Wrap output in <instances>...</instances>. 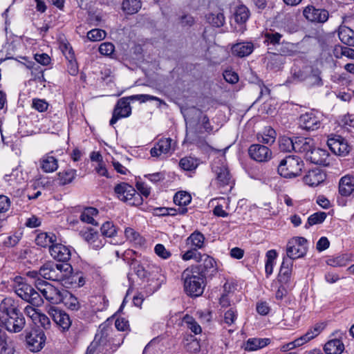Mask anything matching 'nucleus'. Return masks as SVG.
I'll return each mask as SVG.
<instances>
[{
    "label": "nucleus",
    "instance_id": "nucleus-1",
    "mask_svg": "<svg viewBox=\"0 0 354 354\" xmlns=\"http://www.w3.org/2000/svg\"><path fill=\"white\" fill-rule=\"evenodd\" d=\"M21 277L15 278L17 285L15 286L16 294L23 300L30 303L34 306H40L44 301L41 295L52 304H59L62 301V290H59L54 286L45 285V288L40 290V293L36 291L30 285L19 281Z\"/></svg>",
    "mask_w": 354,
    "mask_h": 354
},
{
    "label": "nucleus",
    "instance_id": "nucleus-2",
    "mask_svg": "<svg viewBox=\"0 0 354 354\" xmlns=\"http://www.w3.org/2000/svg\"><path fill=\"white\" fill-rule=\"evenodd\" d=\"M183 281L184 290L190 297H198L203 292L205 284L204 277L200 274L196 266L186 268L181 274Z\"/></svg>",
    "mask_w": 354,
    "mask_h": 354
},
{
    "label": "nucleus",
    "instance_id": "nucleus-3",
    "mask_svg": "<svg viewBox=\"0 0 354 354\" xmlns=\"http://www.w3.org/2000/svg\"><path fill=\"white\" fill-rule=\"evenodd\" d=\"M113 328L109 323L104 322L100 325L94 340L87 348V354H93L97 347L100 351L107 353L110 351L109 346Z\"/></svg>",
    "mask_w": 354,
    "mask_h": 354
},
{
    "label": "nucleus",
    "instance_id": "nucleus-4",
    "mask_svg": "<svg viewBox=\"0 0 354 354\" xmlns=\"http://www.w3.org/2000/svg\"><path fill=\"white\" fill-rule=\"evenodd\" d=\"M304 163L300 158L288 156L281 160L277 171L280 176L291 178L301 174Z\"/></svg>",
    "mask_w": 354,
    "mask_h": 354
},
{
    "label": "nucleus",
    "instance_id": "nucleus-5",
    "mask_svg": "<svg viewBox=\"0 0 354 354\" xmlns=\"http://www.w3.org/2000/svg\"><path fill=\"white\" fill-rule=\"evenodd\" d=\"M114 191L120 200L131 206H139L142 204L143 199L141 194L126 183L118 184Z\"/></svg>",
    "mask_w": 354,
    "mask_h": 354
},
{
    "label": "nucleus",
    "instance_id": "nucleus-6",
    "mask_svg": "<svg viewBox=\"0 0 354 354\" xmlns=\"http://www.w3.org/2000/svg\"><path fill=\"white\" fill-rule=\"evenodd\" d=\"M307 240L304 237L296 236L288 241L286 245V256L292 260L304 257L308 251Z\"/></svg>",
    "mask_w": 354,
    "mask_h": 354
},
{
    "label": "nucleus",
    "instance_id": "nucleus-7",
    "mask_svg": "<svg viewBox=\"0 0 354 354\" xmlns=\"http://www.w3.org/2000/svg\"><path fill=\"white\" fill-rule=\"evenodd\" d=\"M1 326L10 333L21 332L25 325L26 320L20 311L8 317H0Z\"/></svg>",
    "mask_w": 354,
    "mask_h": 354
},
{
    "label": "nucleus",
    "instance_id": "nucleus-8",
    "mask_svg": "<svg viewBox=\"0 0 354 354\" xmlns=\"http://www.w3.org/2000/svg\"><path fill=\"white\" fill-rule=\"evenodd\" d=\"M304 17L313 24H323L329 19V12L321 8L314 6H308L303 10Z\"/></svg>",
    "mask_w": 354,
    "mask_h": 354
},
{
    "label": "nucleus",
    "instance_id": "nucleus-9",
    "mask_svg": "<svg viewBox=\"0 0 354 354\" xmlns=\"http://www.w3.org/2000/svg\"><path fill=\"white\" fill-rule=\"evenodd\" d=\"M327 145L333 153L342 156H346L351 150L347 141L338 135L331 134L327 140Z\"/></svg>",
    "mask_w": 354,
    "mask_h": 354
},
{
    "label": "nucleus",
    "instance_id": "nucleus-10",
    "mask_svg": "<svg viewBox=\"0 0 354 354\" xmlns=\"http://www.w3.org/2000/svg\"><path fill=\"white\" fill-rule=\"evenodd\" d=\"M48 315L62 332L68 331L71 326L72 321L70 316L64 310L51 306L48 309Z\"/></svg>",
    "mask_w": 354,
    "mask_h": 354
},
{
    "label": "nucleus",
    "instance_id": "nucleus-11",
    "mask_svg": "<svg viewBox=\"0 0 354 354\" xmlns=\"http://www.w3.org/2000/svg\"><path fill=\"white\" fill-rule=\"evenodd\" d=\"M27 348L32 352L39 351L44 346L46 335L41 329H35L26 336Z\"/></svg>",
    "mask_w": 354,
    "mask_h": 354
},
{
    "label": "nucleus",
    "instance_id": "nucleus-12",
    "mask_svg": "<svg viewBox=\"0 0 354 354\" xmlns=\"http://www.w3.org/2000/svg\"><path fill=\"white\" fill-rule=\"evenodd\" d=\"M129 100L127 97L120 99L113 111L112 118L109 124L113 126L118 120L129 117L131 113V107L129 104Z\"/></svg>",
    "mask_w": 354,
    "mask_h": 354
},
{
    "label": "nucleus",
    "instance_id": "nucleus-13",
    "mask_svg": "<svg viewBox=\"0 0 354 354\" xmlns=\"http://www.w3.org/2000/svg\"><path fill=\"white\" fill-rule=\"evenodd\" d=\"M248 153L252 159L259 162H267L272 157V151L268 147L260 144L252 145L248 149Z\"/></svg>",
    "mask_w": 354,
    "mask_h": 354
},
{
    "label": "nucleus",
    "instance_id": "nucleus-14",
    "mask_svg": "<svg viewBox=\"0 0 354 354\" xmlns=\"http://www.w3.org/2000/svg\"><path fill=\"white\" fill-rule=\"evenodd\" d=\"M299 124L301 128L307 131H315L321 126L319 118L313 112H307L300 115Z\"/></svg>",
    "mask_w": 354,
    "mask_h": 354
},
{
    "label": "nucleus",
    "instance_id": "nucleus-15",
    "mask_svg": "<svg viewBox=\"0 0 354 354\" xmlns=\"http://www.w3.org/2000/svg\"><path fill=\"white\" fill-rule=\"evenodd\" d=\"M328 156L329 153L326 150L315 148L314 146L306 155V159L313 164L326 166L329 165Z\"/></svg>",
    "mask_w": 354,
    "mask_h": 354
},
{
    "label": "nucleus",
    "instance_id": "nucleus-16",
    "mask_svg": "<svg viewBox=\"0 0 354 354\" xmlns=\"http://www.w3.org/2000/svg\"><path fill=\"white\" fill-rule=\"evenodd\" d=\"M199 263H201L199 266H196L198 267L200 274L204 278L207 276H212L216 272L217 268L216 261L209 255L203 254Z\"/></svg>",
    "mask_w": 354,
    "mask_h": 354
},
{
    "label": "nucleus",
    "instance_id": "nucleus-17",
    "mask_svg": "<svg viewBox=\"0 0 354 354\" xmlns=\"http://www.w3.org/2000/svg\"><path fill=\"white\" fill-rule=\"evenodd\" d=\"M50 255L58 261L68 262L71 257V250L64 245L55 243L49 248Z\"/></svg>",
    "mask_w": 354,
    "mask_h": 354
},
{
    "label": "nucleus",
    "instance_id": "nucleus-18",
    "mask_svg": "<svg viewBox=\"0 0 354 354\" xmlns=\"http://www.w3.org/2000/svg\"><path fill=\"white\" fill-rule=\"evenodd\" d=\"M40 277L45 279L51 281H62V274L60 272L57 270L55 263L53 262H48L42 266L39 269Z\"/></svg>",
    "mask_w": 354,
    "mask_h": 354
},
{
    "label": "nucleus",
    "instance_id": "nucleus-19",
    "mask_svg": "<svg viewBox=\"0 0 354 354\" xmlns=\"http://www.w3.org/2000/svg\"><path fill=\"white\" fill-rule=\"evenodd\" d=\"M292 266L293 261L291 259L288 257L283 258V261L278 275V280L282 285H287L289 283L292 275Z\"/></svg>",
    "mask_w": 354,
    "mask_h": 354
},
{
    "label": "nucleus",
    "instance_id": "nucleus-20",
    "mask_svg": "<svg viewBox=\"0 0 354 354\" xmlns=\"http://www.w3.org/2000/svg\"><path fill=\"white\" fill-rule=\"evenodd\" d=\"M250 17V11L248 8L245 6H239L234 13V17L236 23L239 25V29L238 32L243 33L245 30V23L248 20Z\"/></svg>",
    "mask_w": 354,
    "mask_h": 354
},
{
    "label": "nucleus",
    "instance_id": "nucleus-21",
    "mask_svg": "<svg viewBox=\"0 0 354 354\" xmlns=\"http://www.w3.org/2000/svg\"><path fill=\"white\" fill-rule=\"evenodd\" d=\"M172 139L162 138L151 148L150 153L152 157H159L162 153H168L171 149Z\"/></svg>",
    "mask_w": 354,
    "mask_h": 354
},
{
    "label": "nucleus",
    "instance_id": "nucleus-22",
    "mask_svg": "<svg viewBox=\"0 0 354 354\" xmlns=\"http://www.w3.org/2000/svg\"><path fill=\"white\" fill-rule=\"evenodd\" d=\"M314 140L310 138L295 137L294 151L304 153L305 156L314 147Z\"/></svg>",
    "mask_w": 354,
    "mask_h": 354
},
{
    "label": "nucleus",
    "instance_id": "nucleus-23",
    "mask_svg": "<svg viewBox=\"0 0 354 354\" xmlns=\"http://www.w3.org/2000/svg\"><path fill=\"white\" fill-rule=\"evenodd\" d=\"M325 178V174H324L319 169H315L308 172V174L304 177V181L306 185L315 187L324 182Z\"/></svg>",
    "mask_w": 354,
    "mask_h": 354
},
{
    "label": "nucleus",
    "instance_id": "nucleus-24",
    "mask_svg": "<svg viewBox=\"0 0 354 354\" xmlns=\"http://www.w3.org/2000/svg\"><path fill=\"white\" fill-rule=\"evenodd\" d=\"M254 50L252 42H241L232 46V53L239 57H244L250 55Z\"/></svg>",
    "mask_w": 354,
    "mask_h": 354
},
{
    "label": "nucleus",
    "instance_id": "nucleus-25",
    "mask_svg": "<svg viewBox=\"0 0 354 354\" xmlns=\"http://www.w3.org/2000/svg\"><path fill=\"white\" fill-rule=\"evenodd\" d=\"M354 191V178L345 176L341 178L339 183V193L342 196H348Z\"/></svg>",
    "mask_w": 354,
    "mask_h": 354
},
{
    "label": "nucleus",
    "instance_id": "nucleus-26",
    "mask_svg": "<svg viewBox=\"0 0 354 354\" xmlns=\"http://www.w3.org/2000/svg\"><path fill=\"white\" fill-rule=\"evenodd\" d=\"M338 37L340 41L348 46L354 47V30L341 25L338 28Z\"/></svg>",
    "mask_w": 354,
    "mask_h": 354
},
{
    "label": "nucleus",
    "instance_id": "nucleus-27",
    "mask_svg": "<svg viewBox=\"0 0 354 354\" xmlns=\"http://www.w3.org/2000/svg\"><path fill=\"white\" fill-rule=\"evenodd\" d=\"M20 311L15 304V300L11 297H6L0 304V312L6 315L10 316Z\"/></svg>",
    "mask_w": 354,
    "mask_h": 354
},
{
    "label": "nucleus",
    "instance_id": "nucleus-28",
    "mask_svg": "<svg viewBox=\"0 0 354 354\" xmlns=\"http://www.w3.org/2000/svg\"><path fill=\"white\" fill-rule=\"evenodd\" d=\"M212 169L216 175V179L221 186L228 185L231 183V176L229 170L225 166L213 167Z\"/></svg>",
    "mask_w": 354,
    "mask_h": 354
},
{
    "label": "nucleus",
    "instance_id": "nucleus-29",
    "mask_svg": "<svg viewBox=\"0 0 354 354\" xmlns=\"http://www.w3.org/2000/svg\"><path fill=\"white\" fill-rule=\"evenodd\" d=\"M62 301L66 307L73 311H77L80 308V304L77 297L67 290L62 289Z\"/></svg>",
    "mask_w": 354,
    "mask_h": 354
},
{
    "label": "nucleus",
    "instance_id": "nucleus-30",
    "mask_svg": "<svg viewBox=\"0 0 354 354\" xmlns=\"http://www.w3.org/2000/svg\"><path fill=\"white\" fill-rule=\"evenodd\" d=\"M204 241V235L198 231H195L186 239V244L198 250L203 247Z\"/></svg>",
    "mask_w": 354,
    "mask_h": 354
},
{
    "label": "nucleus",
    "instance_id": "nucleus-31",
    "mask_svg": "<svg viewBox=\"0 0 354 354\" xmlns=\"http://www.w3.org/2000/svg\"><path fill=\"white\" fill-rule=\"evenodd\" d=\"M41 168L44 172L50 173L55 171L58 167L57 160L49 154L42 157L40 160Z\"/></svg>",
    "mask_w": 354,
    "mask_h": 354
},
{
    "label": "nucleus",
    "instance_id": "nucleus-32",
    "mask_svg": "<svg viewBox=\"0 0 354 354\" xmlns=\"http://www.w3.org/2000/svg\"><path fill=\"white\" fill-rule=\"evenodd\" d=\"M57 242V236L53 233L41 232L37 234L35 243L41 247L50 246Z\"/></svg>",
    "mask_w": 354,
    "mask_h": 354
},
{
    "label": "nucleus",
    "instance_id": "nucleus-33",
    "mask_svg": "<svg viewBox=\"0 0 354 354\" xmlns=\"http://www.w3.org/2000/svg\"><path fill=\"white\" fill-rule=\"evenodd\" d=\"M324 349L327 354H341L344 349V346L341 340L334 339L326 342Z\"/></svg>",
    "mask_w": 354,
    "mask_h": 354
},
{
    "label": "nucleus",
    "instance_id": "nucleus-34",
    "mask_svg": "<svg viewBox=\"0 0 354 354\" xmlns=\"http://www.w3.org/2000/svg\"><path fill=\"white\" fill-rule=\"evenodd\" d=\"M142 7L140 0H123L122 3V10L127 15H133L137 13Z\"/></svg>",
    "mask_w": 354,
    "mask_h": 354
},
{
    "label": "nucleus",
    "instance_id": "nucleus-35",
    "mask_svg": "<svg viewBox=\"0 0 354 354\" xmlns=\"http://www.w3.org/2000/svg\"><path fill=\"white\" fill-rule=\"evenodd\" d=\"M270 339L268 338H251L247 341L245 350L247 351H256L257 349L263 348L269 344Z\"/></svg>",
    "mask_w": 354,
    "mask_h": 354
},
{
    "label": "nucleus",
    "instance_id": "nucleus-36",
    "mask_svg": "<svg viewBox=\"0 0 354 354\" xmlns=\"http://www.w3.org/2000/svg\"><path fill=\"white\" fill-rule=\"evenodd\" d=\"M57 180L61 185H65L71 183L76 176V170L73 169H67L63 171H60L57 174Z\"/></svg>",
    "mask_w": 354,
    "mask_h": 354
},
{
    "label": "nucleus",
    "instance_id": "nucleus-37",
    "mask_svg": "<svg viewBox=\"0 0 354 354\" xmlns=\"http://www.w3.org/2000/svg\"><path fill=\"white\" fill-rule=\"evenodd\" d=\"M98 210L92 207H88L84 209L80 215V220L84 223H90L94 225H97V223L93 218V216L97 215Z\"/></svg>",
    "mask_w": 354,
    "mask_h": 354
},
{
    "label": "nucleus",
    "instance_id": "nucleus-38",
    "mask_svg": "<svg viewBox=\"0 0 354 354\" xmlns=\"http://www.w3.org/2000/svg\"><path fill=\"white\" fill-rule=\"evenodd\" d=\"M307 75L308 73L306 70L295 66L291 69V77L287 80L286 83L304 81L307 78Z\"/></svg>",
    "mask_w": 354,
    "mask_h": 354
},
{
    "label": "nucleus",
    "instance_id": "nucleus-39",
    "mask_svg": "<svg viewBox=\"0 0 354 354\" xmlns=\"http://www.w3.org/2000/svg\"><path fill=\"white\" fill-rule=\"evenodd\" d=\"M276 134V131L273 129L269 127L263 134H258L257 139L260 142L268 145H272L275 142Z\"/></svg>",
    "mask_w": 354,
    "mask_h": 354
},
{
    "label": "nucleus",
    "instance_id": "nucleus-40",
    "mask_svg": "<svg viewBox=\"0 0 354 354\" xmlns=\"http://www.w3.org/2000/svg\"><path fill=\"white\" fill-rule=\"evenodd\" d=\"M281 27L289 33L295 32L298 29V26L295 22L294 17L290 14H287L284 16L281 21Z\"/></svg>",
    "mask_w": 354,
    "mask_h": 354
},
{
    "label": "nucleus",
    "instance_id": "nucleus-41",
    "mask_svg": "<svg viewBox=\"0 0 354 354\" xmlns=\"http://www.w3.org/2000/svg\"><path fill=\"white\" fill-rule=\"evenodd\" d=\"M124 338V336L123 334L113 329L109 346L110 351L108 352V354H111L115 351L123 343Z\"/></svg>",
    "mask_w": 354,
    "mask_h": 354
},
{
    "label": "nucleus",
    "instance_id": "nucleus-42",
    "mask_svg": "<svg viewBox=\"0 0 354 354\" xmlns=\"http://www.w3.org/2000/svg\"><path fill=\"white\" fill-rule=\"evenodd\" d=\"M192 201V197L189 194L186 192H178L174 196V202L176 205L185 207L186 205L189 204Z\"/></svg>",
    "mask_w": 354,
    "mask_h": 354
},
{
    "label": "nucleus",
    "instance_id": "nucleus-43",
    "mask_svg": "<svg viewBox=\"0 0 354 354\" xmlns=\"http://www.w3.org/2000/svg\"><path fill=\"white\" fill-rule=\"evenodd\" d=\"M326 218V214L324 212H318L310 215L304 227L308 229L310 226L320 224L324 221Z\"/></svg>",
    "mask_w": 354,
    "mask_h": 354
},
{
    "label": "nucleus",
    "instance_id": "nucleus-44",
    "mask_svg": "<svg viewBox=\"0 0 354 354\" xmlns=\"http://www.w3.org/2000/svg\"><path fill=\"white\" fill-rule=\"evenodd\" d=\"M279 147L281 151L291 152L294 151L295 138H290L283 136L279 138Z\"/></svg>",
    "mask_w": 354,
    "mask_h": 354
},
{
    "label": "nucleus",
    "instance_id": "nucleus-45",
    "mask_svg": "<svg viewBox=\"0 0 354 354\" xmlns=\"http://www.w3.org/2000/svg\"><path fill=\"white\" fill-rule=\"evenodd\" d=\"M207 19L215 27H222L225 24V16L222 12L210 13L207 15Z\"/></svg>",
    "mask_w": 354,
    "mask_h": 354
},
{
    "label": "nucleus",
    "instance_id": "nucleus-46",
    "mask_svg": "<svg viewBox=\"0 0 354 354\" xmlns=\"http://www.w3.org/2000/svg\"><path fill=\"white\" fill-rule=\"evenodd\" d=\"M183 322L186 324L187 328L194 334L198 335L202 332L201 326L192 317L186 315L183 319Z\"/></svg>",
    "mask_w": 354,
    "mask_h": 354
},
{
    "label": "nucleus",
    "instance_id": "nucleus-47",
    "mask_svg": "<svg viewBox=\"0 0 354 354\" xmlns=\"http://www.w3.org/2000/svg\"><path fill=\"white\" fill-rule=\"evenodd\" d=\"M179 166L184 170L192 171L197 167L198 162L192 157H185L180 159Z\"/></svg>",
    "mask_w": 354,
    "mask_h": 354
},
{
    "label": "nucleus",
    "instance_id": "nucleus-48",
    "mask_svg": "<svg viewBox=\"0 0 354 354\" xmlns=\"http://www.w3.org/2000/svg\"><path fill=\"white\" fill-rule=\"evenodd\" d=\"M335 56L339 58L342 56L347 57L350 59H354V49L347 46H337L335 48Z\"/></svg>",
    "mask_w": 354,
    "mask_h": 354
},
{
    "label": "nucleus",
    "instance_id": "nucleus-49",
    "mask_svg": "<svg viewBox=\"0 0 354 354\" xmlns=\"http://www.w3.org/2000/svg\"><path fill=\"white\" fill-rule=\"evenodd\" d=\"M320 71L318 69H313L311 73L307 75L308 84L309 86H322L323 84L322 80L320 77Z\"/></svg>",
    "mask_w": 354,
    "mask_h": 354
},
{
    "label": "nucleus",
    "instance_id": "nucleus-50",
    "mask_svg": "<svg viewBox=\"0 0 354 354\" xmlns=\"http://www.w3.org/2000/svg\"><path fill=\"white\" fill-rule=\"evenodd\" d=\"M130 266L139 278L145 279L148 277L149 273L136 260L132 259Z\"/></svg>",
    "mask_w": 354,
    "mask_h": 354
},
{
    "label": "nucleus",
    "instance_id": "nucleus-51",
    "mask_svg": "<svg viewBox=\"0 0 354 354\" xmlns=\"http://www.w3.org/2000/svg\"><path fill=\"white\" fill-rule=\"evenodd\" d=\"M100 230L102 236L106 237H113L116 234L115 226L111 222L109 221L104 223Z\"/></svg>",
    "mask_w": 354,
    "mask_h": 354
},
{
    "label": "nucleus",
    "instance_id": "nucleus-52",
    "mask_svg": "<svg viewBox=\"0 0 354 354\" xmlns=\"http://www.w3.org/2000/svg\"><path fill=\"white\" fill-rule=\"evenodd\" d=\"M106 37V32L101 29H93L88 32L87 38L90 41H100Z\"/></svg>",
    "mask_w": 354,
    "mask_h": 354
},
{
    "label": "nucleus",
    "instance_id": "nucleus-53",
    "mask_svg": "<svg viewBox=\"0 0 354 354\" xmlns=\"http://www.w3.org/2000/svg\"><path fill=\"white\" fill-rule=\"evenodd\" d=\"M57 270L60 272L62 274V281L68 274L72 273L73 268L71 265L67 262H62V263H55Z\"/></svg>",
    "mask_w": 354,
    "mask_h": 354
},
{
    "label": "nucleus",
    "instance_id": "nucleus-54",
    "mask_svg": "<svg viewBox=\"0 0 354 354\" xmlns=\"http://www.w3.org/2000/svg\"><path fill=\"white\" fill-rule=\"evenodd\" d=\"M201 255L202 254L198 252V250L190 248L189 250L182 254V259L184 261L194 259L196 262H200V259H201Z\"/></svg>",
    "mask_w": 354,
    "mask_h": 354
},
{
    "label": "nucleus",
    "instance_id": "nucleus-55",
    "mask_svg": "<svg viewBox=\"0 0 354 354\" xmlns=\"http://www.w3.org/2000/svg\"><path fill=\"white\" fill-rule=\"evenodd\" d=\"M81 235L84 239L89 244L95 239L97 238L98 233L91 227L86 228L85 230L80 232Z\"/></svg>",
    "mask_w": 354,
    "mask_h": 354
},
{
    "label": "nucleus",
    "instance_id": "nucleus-56",
    "mask_svg": "<svg viewBox=\"0 0 354 354\" xmlns=\"http://www.w3.org/2000/svg\"><path fill=\"white\" fill-rule=\"evenodd\" d=\"M125 236L130 241L140 243L141 237L138 232L131 227H127L124 231Z\"/></svg>",
    "mask_w": 354,
    "mask_h": 354
},
{
    "label": "nucleus",
    "instance_id": "nucleus-57",
    "mask_svg": "<svg viewBox=\"0 0 354 354\" xmlns=\"http://www.w3.org/2000/svg\"><path fill=\"white\" fill-rule=\"evenodd\" d=\"M115 47L113 44L110 42H104L100 44L99 47V52L104 55H110L114 51Z\"/></svg>",
    "mask_w": 354,
    "mask_h": 354
},
{
    "label": "nucleus",
    "instance_id": "nucleus-58",
    "mask_svg": "<svg viewBox=\"0 0 354 354\" xmlns=\"http://www.w3.org/2000/svg\"><path fill=\"white\" fill-rule=\"evenodd\" d=\"M32 108L39 112L46 111L48 107V104L44 100L34 99L32 100Z\"/></svg>",
    "mask_w": 354,
    "mask_h": 354
},
{
    "label": "nucleus",
    "instance_id": "nucleus-59",
    "mask_svg": "<svg viewBox=\"0 0 354 354\" xmlns=\"http://www.w3.org/2000/svg\"><path fill=\"white\" fill-rule=\"evenodd\" d=\"M129 100H138L141 102H145L149 100H158V98L157 97L147 95V94H140V95H134L127 97Z\"/></svg>",
    "mask_w": 354,
    "mask_h": 354
},
{
    "label": "nucleus",
    "instance_id": "nucleus-60",
    "mask_svg": "<svg viewBox=\"0 0 354 354\" xmlns=\"http://www.w3.org/2000/svg\"><path fill=\"white\" fill-rule=\"evenodd\" d=\"M282 35L278 32H267L265 35L266 41L273 45L279 44Z\"/></svg>",
    "mask_w": 354,
    "mask_h": 354
},
{
    "label": "nucleus",
    "instance_id": "nucleus-61",
    "mask_svg": "<svg viewBox=\"0 0 354 354\" xmlns=\"http://www.w3.org/2000/svg\"><path fill=\"white\" fill-rule=\"evenodd\" d=\"M62 50L66 56V59L68 60V62L73 64V60L75 58V55L72 47L69 44H64L62 46Z\"/></svg>",
    "mask_w": 354,
    "mask_h": 354
},
{
    "label": "nucleus",
    "instance_id": "nucleus-62",
    "mask_svg": "<svg viewBox=\"0 0 354 354\" xmlns=\"http://www.w3.org/2000/svg\"><path fill=\"white\" fill-rule=\"evenodd\" d=\"M156 254L162 259H168L171 256L170 252L166 250L162 244H157L154 248Z\"/></svg>",
    "mask_w": 354,
    "mask_h": 354
},
{
    "label": "nucleus",
    "instance_id": "nucleus-63",
    "mask_svg": "<svg viewBox=\"0 0 354 354\" xmlns=\"http://www.w3.org/2000/svg\"><path fill=\"white\" fill-rule=\"evenodd\" d=\"M236 312L233 308H230L225 313L224 320L225 322L228 324H232L236 319Z\"/></svg>",
    "mask_w": 354,
    "mask_h": 354
},
{
    "label": "nucleus",
    "instance_id": "nucleus-64",
    "mask_svg": "<svg viewBox=\"0 0 354 354\" xmlns=\"http://www.w3.org/2000/svg\"><path fill=\"white\" fill-rule=\"evenodd\" d=\"M223 77L226 82L230 84H235L239 81L237 73L232 71H225L223 73Z\"/></svg>",
    "mask_w": 354,
    "mask_h": 354
}]
</instances>
